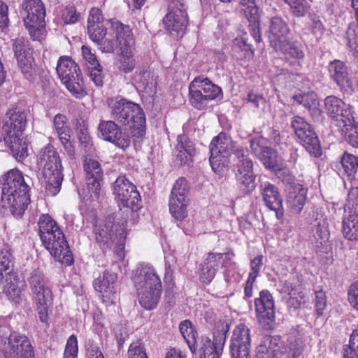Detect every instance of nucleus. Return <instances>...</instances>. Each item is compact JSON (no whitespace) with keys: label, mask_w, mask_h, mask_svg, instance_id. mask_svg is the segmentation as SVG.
I'll return each instance as SVG.
<instances>
[{"label":"nucleus","mask_w":358,"mask_h":358,"mask_svg":"<svg viewBox=\"0 0 358 358\" xmlns=\"http://www.w3.org/2000/svg\"><path fill=\"white\" fill-rule=\"evenodd\" d=\"M210 163L213 171L221 173L229 164V157L234 154V171L238 187L243 194H248L255 188L253 163L248 157V150L236 145L231 138L224 133L214 137L210 145Z\"/></svg>","instance_id":"obj_1"},{"label":"nucleus","mask_w":358,"mask_h":358,"mask_svg":"<svg viewBox=\"0 0 358 358\" xmlns=\"http://www.w3.org/2000/svg\"><path fill=\"white\" fill-rule=\"evenodd\" d=\"M29 187L25 182L22 173L10 169L2 177L1 203L15 217H20L29 201Z\"/></svg>","instance_id":"obj_2"},{"label":"nucleus","mask_w":358,"mask_h":358,"mask_svg":"<svg viewBox=\"0 0 358 358\" xmlns=\"http://www.w3.org/2000/svg\"><path fill=\"white\" fill-rule=\"evenodd\" d=\"M26 124V113L17 108L8 110L2 120L3 140L19 160L28 155L27 144L24 138Z\"/></svg>","instance_id":"obj_3"},{"label":"nucleus","mask_w":358,"mask_h":358,"mask_svg":"<svg viewBox=\"0 0 358 358\" xmlns=\"http://www.w3.org/2000/svg\"><path fill=\"white\" fill-rule=\"evenodd\" d=\"M37 164L41 169L39 179L45 187L46 194L55 196L60 191L64 175L62 159L52 145H48L40 150Z\"/></svg>","instance_id":"obj_4"},{"label":"nucleus","mask_w":358,"mask_h":358,"mask_svg":"<svg viewBox=\"0 0 358 358\" xmlns=\"http://www.w3.org/2000/svg\"><path fill=\"white\" fill-rule=\"evenodd\" d=\"M113 118L127 127L132 136L139 138L145 131V115L141 107L125 99H111L108 101Z\"/></svg>","instance_id":"obj_5"},{"label":"nucleus","mask_w":358,"mask_h":358,"mask_svg":"<svg viewBox=\"0 0 358 358\" xmlns=\"http://www.w3.org/2000/svg\"><path fill=\"white\" fill-rule=\"evenodd\" d=\"M138 301L146 310L154 309L159 303L162 282L154 268L148 266L138 268L133 277Z\"/></svg>","instance_id":"obj_6"},{"label":"nucleus","mask_w":358,"mask_h":358,"mask_svg":"<svg viewBox=\"0 0 358 358\" xmlns=\"http://www.w3.org/2000/svg\"><path fill=\"white\" fill-rule=\"evenodd\" d=\"M28 282L39 319L41 322L48 324L52 301V292L48 279L41 270L34 269L30 273Z\"/></svg>","instance_id":"obj_7"},{"label":"nucleus","mask_w":358,"mask_h":358,"mask_svg":"<svg viewBox=\"0 0 358 358\" xmlns=\"http://www.w3.org/2000/svg\"><path fill=\"white\" fill-rule=\"evenodd\" d=\"M233 257L234 254L232 253H208L200 267V280L204 283L210 282L215 275L217 268L221 264L222 267L225 268L226 280L229 282H238L241 278L239 274L230 275L231 271L236 268L232 259Z\"/></svg>","instance_id":"obj_8"},{"label":"nucleus","mask_w":358,"mask_h":358,"mask_svg":"<svg viewBox=\"0 0 358 358\" xmlns=\"http://www.w3.org/2000/svg\"><path fill=\"white\" fill-rule=\"evenodd\" d=\"M24 25L34 41L45 36V10L41 0H24L22 4Z\"/></svg>","instance_id":"obj_9"},{"label":"nucleus","mask_w":358,"mask_h":358,"mask_svg":"<svg viewBox=\"0 0 358 358\" xmlns=\"http://www.w3.org/2000/svg\"><path fill=\"white\" fill-rule=\"evenodd\" d=\"M0 353L3 358H34L29 340L17 332L8 337L0 335Z\"/></svg>","instance_id":"obj_10"},{"label":"nucleus","mask_w":358,"mask_h":358,"mask_svg":"<svg viewBox=\"0 0 358 358\" xmlns=\"http://www.w3.org/2000/svg\"><path fill=\"white\" fill-rule=\"evenodd\" d=\"M41 241L57 261L66 266L73 264V255L61 228H55V234L43 236Z\"/></svg>","instance_id":"obj_11"},{"label":"nucleus","mask_w":358,"mask_h":358,"mask_svg":"<svg viewBox=\"0 0 358 358\" xmlns=\"http://www.w3.org/2000/svg\"><path fill=\"white\" fill-rule=\"evenodd\" d=\"M291 127L306 150L315 157L322 154L318 138L311 125L304 118L294 116L291 120Z\"/></svg>","instance_id":"obj_12"},{"label":"nucleus","mask_w":358,"mask_h":358,"mask_svg":"<svg viewBox=\"0 0 358 358\" xmlns=\"http://www.w3.org/2000/svg\"><path fill=\"white\" fill-rule=\"evenodd\" d=\"M347 215L343 220L342 231L350 241L358 240V187L350 189L345 204Z\"/></svg>","instance_id":"obj_13"},{"label":"nucleus","mask_w":358,"mask_h":358,"mask_svg":"<svg viewBox=\"0 0 358 358\" xmlns=\"http://www.w3.org/2000/svg\"><path fill=\"white\" fill-rule=\"evenodd\" d=\"M113 194L119 206L132 210L139 208L141 196L136 187L124 176L118 177L113 184Z\"/></svg>","instance_id":"obj_14"},{"label":"nucleus","mask_w":358,"mask_h":358,"mask_svg":"<svg viewBox=\"0 0 358 358\" xmlns=\"http://www.w3.org/2000/svg\"><path fill=\"white\" fill-rule=\"evenodd\" d=\"M87 178V188L78 191L80 197L85 201H94L99 199L101 194L100 181L102 171L100 164L94 159H86L84 165Z\"/></svg>","instance_id":"obj_15"},{"label":"nucleus","mask_w":358,"mask_h":358,"mask_svg":"<svg viewBox=\"0 0 358 358\" xmlns=\"http://www.w3.org/2000/svg\"><path fill=\"white\" fill-rule=\"evenodd\" d=\"M255 312L259 323L264 329H271L275 323V303L268 290H262L255 301Z\"/></svg>","instance_id":"obj_16"},{"label":"nucleus","mask_w":358,"mask_h":358,"mask_svg":"<svg viewBox=\"0 0 358 358\" xmlns=\"http://www.w3.org/2000/svg\"><path fill=\"white\" fill-rule=\"evenodd\" d=\"M13 49L17 64L25 78L31 80L34 73L32 50L29 41L23 37L14 40Z\"/></svg>","instance_id":"obj_17"},{"label":"nucleus","mask_w":358,"mask_h":358,"mask_svg":"<svg viewBox=\"0 0 358 358\" xmlns=\"http://www.w3.org/2000/svg\"><path fill=\"white\" fill-rule=\"evenodd\" d=\"M99 131L101 138L115 146L125 150L131 143V136L127 128L122 131L119 126L113 121H101L99 124Z\"/></svg>","instance_id":"obj_18"},{"label":"nucleus","mask_w":358,"mask_h":358,"mask_svg":"<svg viewBox=\"0 0 358 358\" xmlns=\"http://www.w3.org/2000/svg\"><path fill=\"white\" fill-rule=\"evenodd\" d=\"M217 330L213 334V339L203 338L201 346V358H220L225 344L227 334L229 331L227 323H222L217 327Z\"/></svg>","instance_id":"obj_19"},{"label":"nucleus","mask_w":358,"mask_h":358,"mask_svg":"<svg viewBox=\"0 0 358 358\" xmlns=\"http://www.w3.org/2000/svg\"><path fill=\"white\" fill-rule=\"evenodd\" d=\"M250 334L249 328L240 324L233 331L230 343L232 358H249L250 349Z\"/></svg>","instance_id":"obj_20"},{"label":"nucleus","mask_w":358,"mask_h":358,"mask_svg":"<svg viewBox=\"0 0 358 358\" xmlns=\"http://www.w3.org/2000/svg\"><path fill=\"white\" fill-rule=\"evenodd\" d=\"M169 12L163 19V23L169 31L179 33L187 27V19L182 0H171Z\"/></svg>","instance_id":"obj_21"},{"label":"nucleus","mask_w":358,"mask_h":358,"mask_svg":"<svg viewBox=\"0 0 358 358\" xmlns=\"http://www.w3.org/2000/svg\"><path fill=\"white\" fill-rule=\"evenodd\" d=\"M122 222H124L125 226H127L124 220L115 224L113 217H108L104 220L98 221L94 228V233L97 243L102 246H110L113 242L119 238L120 225Z\"/></svg>","instance_id":"obj_22"},{"label":"nucleus","mask_w":358,"mask_h":358,"mask_svg":"<svg viewBox=\"0 0 358 358\" xmlns=\"http://www.w3.org/2000/svg\"><path fill=\"white\" fill-rule=\"evenodd\" d=\"M116 280L117 275L108 271H106L102 276L94 280V289L100 293L103 302L113 303L117 292Z\"/></svg>","instance_id":"obj_23"},{"label":"nucleus","mask_w":358,"mask_h":358,"mask_svg":"<svg viewBox=\"0 0 358 358\" xmlns=\"http://www.w3.org/2000/svg\"><path fill=\"white\" fill-rule=\"evenodd\" d=\"M267 33L270 43L274 48L289 38L290 29L281 17L275 16L269 20Z\"/></svg>","instance_id":"obj_24"},{"label":"nucleus","mask_w":358,"mask_h":358,"mask_svg":"<svg viewBox=\"0 0 358 358\" xmlns=\"http://www.w3.org/2000/svg\"><path fill=\"white\" fill-rule=\"evenodd\" d=\"M328 70L330 78L342 90L348 93H351L353 91V83L343 62L337 59L331 62L328 66Z\"/></svg>","instance_id":"obj_25"},{"label":"nucleus","mask_w":358,"mask_h":358,"mask_svg":"<svg viewBox=\"0 0 358 358\" xmlns=\"http://www.w3.org/2000/svg\"><path fill=\"white\" fill-rule=\"evenodd\" d=\"M110 24V31L109 36L115 43V47L118 45L120 48L135 47L134 36L130 27L118 21L108 22Z\"/></svg>","instance_id":"obj_26"},{"label":"nucleus","mask_w":358,"mask_h":358,"mask_svg":"<svg viewBox=\"0 0 358 358\" xmlns=\"http://www.w3.org/2000/svg\"><path fill=\"white\" fill-rule=\"evenodd\" d=\"M263 201L267 208L275 212L276 217L280 219L283 215L282 199L278 188L273 184L265 182L260 185Z\"/></svg>","instance_id":"obj_27"},{"label":"nucleus","mask_w":358,"mask_h":358,"mask_svg":"<svg viewBox=\"0 0 358 358\" xmlns=\"http://www.w3.org/2000/svg\"><path fill=\"white\" fill-rule=\"evenodd\" d=\"M108 21L95 24L93 22L87 23V33L90 38L100 46L104 52H112L115 48V43L108 38H104L107 34L106 24Z\"/></svg>","instance_id":"obj_28"},{"label":"nucleus","mask_w":358,"mask_h":358,"mask_svg":"<svg viewBox=\"0 0 358 358\" xmlns=\"http://www.w3.org/2000/svg\"><path fill=\"white\" fill-rule=\"evenodd\" d=\"M325 109L328 115L336 121L350 122L351 110L349 105L335 96H329L324 99Z\"/></svg>","instance_id":"obj_29"},{"label":"nucleus","mask_w":358,"mask_h":358,"mask_svg":"<svg viewBox=\"0 0 358 358\" xmlns=\"http://www.w3.org/2000/svg\"><path fill=\"white\" fill-rule=\"evenodd\" d=\"M53 124L55 131L63 145L64 150L69 156L73 157L75 150L70 141L72 131L69 125L66 117L60 113L57 114L54 117Z\"/></svg>","instance_id":"obj_30"},{"label":"nucleus","mask_w":358,"mask_h":358,"mask_svg":"<svg viewBox=\"0 0 358 358\" xmlns=\"http://www.w3.org/2000/svg\"><path fill=\"white\" fill-rule=\"evenodd\" d=\"M307 192V188L301 184H295L290 187L286 201L292 213L299 214L302 210L306 202Z\"/></svg>","instance_id":"obj_31"},{"label":"nucleus","mask_w":358,"mask_h":358,"mask_svg":"<svg viewBox=\"0 0 358 358\" xmlns=\"http://www.w3.org/2000/svg\"><path fill=\"white\" fill-rule=\"evenodd\" d=\"M57 73L62 82H68L70 78H76L80 74V71L70 57L62 56L57 62Z\"/></svg>","instance_id":"obj_32"},{"label":"nucleus","mask_w":358,"mask_h":358,"mask_svg":"<svg viewBox=\"0 0 358 358\" xmlns=\"http://www.w3.org/2000/svg\"><path fill=\"white\" fill-rule=\"evenodd\" d=\"M283 343L277 337H271L268 345L260 346L257 352V358H281L284 354Z\"/></svg>","instance_id":"obj_33"},{"label":"nucleus","mask_w":358,"mask_h":358,"mask_svg":"<svg viewBox=\"0 0 358 358\" xmlns=\"http://www.w3.org/2000/svg\"><path fill=\"white\" fill-rule=\"evenodd\" d=\"M274 49L276 51L282 52L287 59H294L299 66L300 62L304 58V52L301 45L296 41H291L290 38L280 43L279 46L274 48Z\"/></svg>","instance_id":"obj_34"},{"label":"nucleus","mask_w":358,"mask_h":358,"mask_svg":"<svg viewBox=\"0 0 358 358\" xmlns=\"http://www.w3.org/2000/svg\"><path fill=\"white\" fill-rule=\"evenodd\" d=\"M177 159L181 164H188L195 154L193 143L185 136H179L177 138Z\"/></svg>","instance_id":"obj_35"},{"label":"nucleus","mask_w":358,"mask_h":358,"mask_svg":"<svg viewBox=\"0 0 358 358\" xmlns=\"http://www.w3.org/2000/svg\"><path fill=\"white\" fill-rule=\"evenodd\" d=\"M189 196H176L171 195L169 199V210L173 217L178 220H182L187 216V208Z\"/></svg>","instance_id":"obj_36"},{"label":"nucleus","mask_w":358,"mask_h":358,"mask_svg":"<svg viewBox=\"0 0 358 358\" xmlns=\"http://www.w3.org/2000/svg\"><path fill=\"white\" fill-rule=\"evenodd\" d=\"M192 82L199 87V90L201 91L203 95H207L213 100L222 95L221 88L203 76L194 78Z\"/></svg>","instance_id":"obj_37"},{"label":"nucleus","mask_w":358,"mask_h":358,"mask_svg":"<svg viewBox=\"0 0 358 358\" xmlns=\"http://www.w3.org/2000/svg\"><path fill=\"white\" fill-rule=\"evenodd\" d=\"M293 99L296 103L308 108L312 115L317 116L320 115L321 111L319 108V100L315 93L309 92L296 94L293 96Z\"/></svg>","instance_id":"obj_38"},{"label":"nucleus","mask_w":358,"mask_h":358,"mask_svg":"<svg viewBox=\"0 0 358 358\" xmlns=\"http://www.w3.org/2000/svg\"><path fill=\"white\" fill-rule=\"evenodd\" d=\"M119 59V69L124 73L131 72L136 67V62L134 58L135 47L122 48Z\"/></svg>","instance_id":"obj_39"},{"label":"nucleus","mask_w":358,"mask_h":358,"mask_svg":"<svg viewBox=\"0 0 358 358\" xmlns=\"http://www.w3.org/2000/svg\"><path fill=\"white\" fill-rule=\"evenodd\" d=\"M213 99L207 95H203L199 87L192 81L189 85V101L190 104L196 109L205 108L208 103Z\"/></svg>","instance_id":"obj_40"},{"label":"nucleus","mask_w":358,"mask_h":358,"mask_svg":"<svg viewBox=\"0 0 358 358\" xmlns=\"http://www.w3.org/2000/svg\"><path fill=\"white\" fill-rule=\"evenodd\" d=\"M213 99L207 95H203L199 87L192 81L189 85V101L190 104L196 109L205 108L208 103Z\"/></svg>","instance_id":"obj_41"},{"label":"nucleus","mask_w":358,"mask_h":358,"mask_svg":"<svg viewBox=\"0 0 358 358\" xmlns=\"http://www.w3.org/2000/svg\"><path fill=\"white\" fill-rule=\"evenodd\" d=\"M5 281L3 280V292L11 300H16L19 299L22 290L19 286V280L16 273L10 274L4 278Z\"/></svg>","instance_id":"obj_42"},{"label":"nucleus","mask_w":358,"mask_h":358,"mask_svg":"<svg viewBox=\"0 0 358 358\" xmlns=\"http://www.w3.org/2000/svg\"><path fill=\"white\" fill-rule=\"evenodd\" d=\"M179 329L181 335L188 345L189 349L192 353L194 354L196 351V332L194 329L192 322L189 320H185L180 324Z\"/></svg>","instance_id":"obj_43"},{"label":"nucleus","mask_w":358,"mask_h":358,"mask_svg":"<svg viewBox=\"0 0 358 358\" xmlns=\"http://www.w3.org/2000/svg\"><path fill=\"white\" fill-rule=\"evenodd\" d=\"M240 12L255 25L259 20V10L255 0H239Z\"/></svg>","instance_id":"obj_44"},{"label":"nucleus","mask_w":358,"mask_h":358,"mask_svg":"<svg viewBox=\"0 0 358 358\" xmlns=\"http://www.w3.org/2000/svg\"><path fill=\"white\" fill-rule=\"evenodd\" d=\"M13 257L10 250L4 248L0 251V284L3 283L4 278L15 274L13 271Z\"/></svg>","instance_id":"obj_45"},{"label":"nucleus","mask_w":358,"mask_h":358,"mask_svg":"<svg viewBox=\"0 0 358 358\" xmlns=\"http://www.w3.org/2000/svg\"><path fill=\"white\" fill-rule=\"evenodd\" d=\"M41 239L43 236L55 234V228H60L57 222L48 215L43 214L38 222Z\"/></svg>","instance_id":"obj_46"},{"label":"nucleus","mask_w":358,"mask_h":358,"mask_svg":"<svg viewBox=\"0 0 358 358\" xmlns=\"http://www.w3.org/2000/svg\"><path fill=\"white\" fill-rule=\"evenodd\" d=\"M62 83L71 94L78 99L83 98L87 94L80 74L78 75L76 78H70L68 82L62 81Z\"/></svg>","instance_id":"obj_47"},{"label":"nucleus","mask_w":358,"mask_h":358,"mask_svg":"<svg viewBox=\"0 0 358 358\" xmlns=\"http://www.w3.org/2000/svg\"><path fill=\"white\" fill-rule=\"evenodd\" d=\"M347 45L352 55L358 59V25L350 24L346 31Z\"/></svg>","instance_id":"obj_48"},{"label":"nucleus","mask_w":358,"mask_h":358,"mask_svg":"<svg viewBox=\"0 0 358 358\" xmlns=\"http://www.w3.org/2000/svg\"><path fill=\"white\" fill-rule=\"evenodd\" d=\"M341 164L345 173L349 176H352L358 169V157L345 152L341 159Z\"/></svg>","instance_id":"obj_49"},{"label":"nucleus","mask_w":358,"mask_h":358,"mask_svg":"<svg viewBox=\"0 0 358 358\" xmlns=\"http://www.w3.org/2000/svg\"><path fill=\"white\" fill-rule=\"evenodd\" d=\"M343 358H358V327L352 331L350 344L344 349Z\"/></svg>","instance_id":"obj_50"},{"label":"nucleus","mask_w":358,"mask_h":358,"mask_svg":"<svg viewBox=\"0 0 358 358\" xmlns=\"http://www.w3.org/2000/svg\"><path fill=\"white\" fill-rule=\"evenodd\" d=\"M343 132L345 133L346 141L353 147L358 148V127L352 125L351 122H345Z\"/></svg>","instance_id":"obj_51"},{"label":"nucleus","mask_w":358,"mask_h":358,"mask_svg":"<svg viewBox=\"0 0 358 358\" xmlns=\"http://www.w3.org/2000/svg\"><path fill=\"white\" fill-rule=\"evenodd\" d=\"M266 138L259 136L250 140V148L252 153L259 159L263 153L269 148Z\"/></svg>","instance_id":"obj_52"},{"label":"nucleus","mask_w":358,"mask_h":358,"mask_svg":"<svg viewBox=\"0 0 358 358\" xmlns=\"http://www.w3.org/2000/svg\"><path fill=\"white\" fill-rule=\"evenodd\" d=\"M171 195L189 196V186L185 178H180L176 181L171 189Z\"/></svg>","instance_id":"obj_53"},{"label":"nucleus","mask_w":358,"mask_h":358,"mask_svg":"<svg viewBox=\"0 0 358 358\" xmlns=\"http://www.w3.org/2000/svg\"><path fill=\"white\" fill-rule=\"evenodd\" d=\"M78 340L75 335H71L67 340L63 358H78Z\"/></svg>","instance_id":"obj_54"},{"label":"nucleus","mask_w":358,"mask_h":358,"mask_svg":"<svg viewBox=\"0 0 358 358\" xmlns=\"http://www.w3.org/2000/svg\"><path fill=\"white\" fill-rule=\"evenodd\" d=\"M290 6L294 15L298 17L303 16L309 8L306 0H285Z\"/></svg>","instance_id":"obj_55"},{"label":"nucleus","mask_w":358,"mask_h":358,"mask_svg":"<svg viewBox=\"0 0 358 358\" xmlns=\"http://www.w3.org/2000/svg\"><path fill=\"white\" fill-rule=\"evenodd\" d=\"M78 138L80 143L81 146L83 148L86 152H91L93 145L91 138L90 136L87 128L83 125L78 131Z\"/></svg>","instance_id":"obj_56"},{"label":"nucleus","mask_w":358,"mask_h":358,"mask_svg":"<svg viewBox=\"0 0 358 358\" xmlns=\"http://www.w3.org/2000/svg\"><path fill=\"white\" fill-rule=\"evenodd\" d=\"M128 358H148L145 348L140 341L130 345L128 350Z\"/></svg>","instance_id":"obj_57"},{"label":"nucleus","mask_w":358,"mask_h":358,"mask_svg":"<svg viewBox=\"0 0 358 358\" xmlns=\"http://www.w3.org/2000/svg\"><path fill=\"white\" fill-rule=\"evenodd\" d=\"M259 160L264 164L267 169H273L277 166V155L276 152L271 148H268Z\"/></svg>","instance_id":"obj_58"},{"label":"nucleus","mask_w":358,"mask_h":358,"mask_svg":"<svg viewBox=\"0 0 358 358\" xmlns=\"http://www.w3.org/2000/svg\"><path fill=\"white\" fill-rule=\"evenodd\" d=\"M81 52L83 59L85 61L87 67L93 65H96V66H99V62L96 56L95 53L92 51V49L90 47L85 45H83L81 48Z\"/></svg>","instance_id":"obj_59"},{"label":"nucleus","mask_w":358,"mask_h":358,"mask_svg":"<svg viewBox=\"0 0 358 358\" xmlns=\"http://www.w3.org/2000/svg\"><path fill=\"white\" fill-rule=\"evenodd\" d=\"M62 17L65 24H74L79 20L80 14L73 6H68L63 10Z\"/></svg>","instance_id":"obj_60"},{"label":"nucleus","mask_w":358,"mask_h":358,"mask_svg":"<svg viewBox=\"0 0 358 358\" xmlns=\"http://www.w3.org/2000/svg\"><path fill=\"white\" fill-rule=\"evenodd\" d=\"M327 306L326 294L322 290L315 291V308L317 316L323 315Z\"/></svg>","instance_id":"obj_61"},{"label":"nucleus","mask_w":358,"mask_h":358,"mask_svg":"<svg viewBox=\"0 0 358 358\" xmlns=\"http://www.w3.org/2000/svg\"><path fill=\"white\" fill-rule=\"evenodd\" d=\"M89 71V76L91 80L94 82L96 86L101 87L103 85V76H102V69L99 64V66L96 65L89 66L87 67Z\"/></svg>","instance_id":"obj_62"},{"label":"nucleus","mask_w":358,"mask_h":358,"mask_svg":"<svg viewBox=\"0 0 358 358\" xmlns=\"http://www.w3.org/2000/svg\"><path fill=\"white\" fill-rule=\"evenodd\" d=\"M150 73L148 72H143V73L136 74L134 77V80L138 85L137 87L141 90H146L147 88H152L153 83L152 81L149 83Z\"/></svg>","instance_id":"obj_63"},{"label":"nucleus","mask_w":358,"mask_h":358,"mask_svg":"<svg viewBox=\"0 0 358 358\" xmlns=\"http://www.w3.org/2000/svg\"><path fill=\"white\" fill-rule=\"evenodd\" d=\"M348 296L350 304L358 310V280L350 285Z\"/></svg>","instance_id":"obj_64"}]
</instances>
